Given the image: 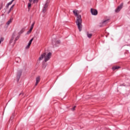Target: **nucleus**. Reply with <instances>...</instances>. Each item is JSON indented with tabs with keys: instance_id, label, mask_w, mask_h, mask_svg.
Segmentation results:
<instances>
[{
	"instance_id": "6e6552de",
	"label": "nucleus",
	"mask_w": 130,
	"mask_h": 130,
	"mask_svg": "<svg viewBox=\"0 0 130 130\" xmlns=\"http://www.w3.org/2000/svg\"><path fill=\"white\" fill-rule=\"evenodd\" d=\"M107 22H108V19L103 20L101 22V24H102V26H103V25H106V24H107Z\"/></svg>"
},
{
	"instance_id": "393cba45",
	"label": "nucleus",
	"mask_w": 130,
	"mask_h": 130,
	"mask_svg": "<svg viewBox=\"0 0 130 130\" xmlns=\"http://www.w3.org/2000/svg\"><path fill=\"white\" fill-rule=\"evenodd\" d=\"M22 95H23V93H21L20 94V95H22Z\"/></svg>"
},
{
	"instance_id": "b1692460",
	"label": "nucleus",
	"mask_w": 130,
	"mask_h": 130,
	"mask_svg": "<svg viewBox=\"0 0 130 130\" xmlns=\"http://www.w3.org/2000/svg\"><path fill=\"white\" fill-rule=\"evenodd\" d=\"M32 0H29V3H32Z\"/></svg>"
},
{
	"instance_id": "f03ea898",
	"label": "nucleus",
	"mask_w": 130,
	"mask_h": 130,
	"mask_svg": "<svg viewBox=\"0 0 130 130\" xmlns=\"http://www.w3.org/2000/svg\"><path fill=\"white\" fill-rule=\"evenodd\" d=\"M51 52L42 53L39 57L38 60L40 61V60H43L44 59V61L46 62V61H48V60L50 59V57H51Z\"/></svg>"
},
{
	"instance_id": "7ed1b4c3",
	"label": "nucleus",
	"mask_w": 130,
	"mask_h": 130,
	"mask_svg": "<svg viewBox=\"0 0 130 130\" xmlns=\"http://www.w3.org/2000/svg\"><path fill=\"white\" fill-rule=\"evenodd\" d=\"M49 3H50V0L46 1L43 8V13H45V12H46V9H47V7H48V4H49Z\"/></svg>"
},
{
	"instance_id": "2eb2a0df",
	"label": "nucleus",
	"mask_w": 130,
	"mask_h": 130,
	"mask_svg": "<svg viewBox=\"0 0 130 130\" xmlns=\"http://www.w3.org/2000/svg\"><path fill=\"white\" fill-rule=\"evenodd\" d=\"M15 41H14V39L13 38H11L10 41V44H12V43H13L12 44H14V42Z\"/></svg>"
},
{
	"instance_id": "0eeeda50",
	"label": "nucleus",
	"mask_w": 130,
	"mask_h": 130,
	"mask_svg": "<svg viewBox=\"0 0 130 130\" xmlns=\"http://www.w3.org/2000/svg\"><path fill=\"white\" fill-rule=\"evenodd\" d=\"M86 36H87V37H88V38H89V39H91V38H92V36H93V34H92V33H91L89 31H87Z\"/></svg>"
},
{
	"instance_id": "f257e3e1",
	"label": "nucleus",
	"mask_w": 130,
	"mask_h": 130,
	"mask_svg": "<svg viewBox=\"0 0 130 130\" xmlns=\"http://www.w3.org/2000/svg\"><path fill=\"white\" fill-rule=\"evenodd\" d=\"M73 12L75 17H76V20L75 23L78 27V29H79V32H81V31H82V29H83V25L82 24V15L80 14L79 11L77 10H75Z\"/></svg>"
},
{
	"instance_id": "a878e982",
	"label": "nucleus",
	"mask_w": 130,
	"mask_h": 130,
	"mask_svg": "<svg viewBox=\"0 0 130 130\" xmlns=\"http://www.w3.org/2000/svg\"><path fill=\"white\" fill-rule=\"evenodd\" d=\"M1 43H2V41H0V44H1Z\"/></svg>"
},
{
	"instance_id": "39448f33",
	"label": "nucleus",
	"mask_w": 130,
	"mask_h": 130,
	"mask_svg": "<svg viewBox=\"0 0 130 130\" xmlns=\"http://www.w3.org/2000/svg\"><path fill=\"white\" fill-rule=\"evenodd\" d=\"M90 12L93 16H96L98 14V11L96 9H91Z\"/></svg>"
},
{
	"instance_id": "4468645a",
	"label": "nucleus",
	"mask_w": 130,
	"mask_h": 130,
	"mask_svg": "<svg viewBox=\"0 0 130 130\" xmlns=\"http://www.w3.org/2000/svg\"><path fill=\"white\" fill-rule=\"evenodd\" d=\"M15 0H12L11 2H9L7 5V7L9 8V6H11L13 4V2H14Z\"/></svg>"
},
{
	"instance_id": "aec40b11",
	"label": "nucleus",
	"mask_w": 130,
	"mask_h": 130,
	"mask_svg": "<svg viewBox=\"0 0 130 130\" xmlns=\"http://www.w3.org/2000/svg\"><path fill=\"white\" fill-rule=\"evenodd\" d=\"M28 9H30L31 8V3H28Z\"/></svg>"
},
{
	"instance_id": "f3484780",
	"label": "nucleus",
	"mask_w": 130,
	"mask_h": 130,
	"mask_svg": "<svg viewBox=\"0 0 130 130\" xmlns=\"http://www.w3.org/2000/svg\"><path fill=\"white\" fill-rule=\"evenodd\" d=\"M14 7H15V5H12V6L11 7L9 12H8V14H10V12H11V11H12L13 8H14Z\"/></svg>"
},
{
	"instance_id": "dca6fc26",
	"label": "nucleus",
	"mask_w": 130,
	"mask_h": 130,
	"mask_svg": "<svg viewBox=\"0 0 130 130\" xmlns=\"http://www.w3.org/2000/svg\"><path fill=\"white\" fill-rule=\"evenodd\" d=\"M12 23V19H10L7 22V25H10Z\"/></svg>"
},
{
	"instance_id": "5701e85b",
	"label": "nucleus",
	"mask_w": 130,
	"mask_h": 130,
	"mask_svg": "<svg viewBox=\"0 0 130 130\" xmlns=\"http://www.w3.org/2000/svg\"><path fill=\"white\" fill-rule=\"evenodd\" d=\"M20 33V34H22V33H23V30H21Z\"/></svg>"
},
{
	"instance_id": "20e7f679",
	"label": "nucleus",
	"mask_w": 130,
	"mask_h": 130,
	"mask_svg": "<svg viewBox=\"0 0 130 130\" xmlns=\"http://www.w3.org/2000/svg\"><path fill=\"white\" fill-rule=\"evenodd\" d=\"M123 6V4H121V5H120V6H119L118 7V8L115 9V12L116 13H119V12H120V10H121V9H122Z\"/></svg>"
},
{
	"instance_id": "9b49d317",
	"label": "nucleus",
	"mask_w": 130,
	"mask_h": 130,
	"mask_svg": "<svg viewBox=\"0 0 130 130\" xmlns=\"http://www.w3.org/2000/svg\"><path fill=\"white\" fill-rule=\"evenodd\" d=\"M118 69H120L119 66H115L112 68L113 71H115V70H118Z\"/></svg>"
},
{
	"instance_id": "423d86ee",
	"label": "nucleus",
	"mask_w": 130,
	"mask_h": 130,
	"mask_svg": "<svg viewBox=\"0 0 130 130\" xmlns=\"http://www.w3.org/2000/svg\"><path fill=\"white\" fill-rule=\"evenodd\" d=\"M33 38H32L28 43L27 45H26V46L25 47V49H29V48H30V46L31 45V43H32V41H33Z\"/></svg>"
},
{
	"instance_id": "9d476101",
	"label": "nucleus",
	"mask_w": 130,
	"mask_h": 130,
	"mask_svg": "<svg viewBox=\"0 0 130 130\" xmlns=\"http://www.w3.org/2000/svg\"><path fill=\"white\" fill-rule=\"evenodd\" d=\"M34 27V23L31 25L30 29L28 31H27V34L31 33Z\"/></svg>"
},
{
	"instance_id": "f8f14e48",
	"label": "nucleus",
	"mask_w": 130,
	"mask_h": 130,
	"mask_svg": "<svg viewBox=\"0 0 130 130\" xmlns=\"http://www.w3.org/2000/svg\"><path fill=\"white\" fill-rule=\"evenodd\" d=\"M18 39H19V37H16L15 38V39L14 40L13 44H12V46H14V45H15V44H16V41H17V40H18Z\"/></svg>"
},
{
	"instance_id": "4be33fe9",
	"label": "nucleus",
	"mask_w": 130,
	"mask_h": 130,
	"mask_svg": "<svg viewBox=\"0 0 130 130\" xmlns=\"http://www.w3.org/2000/svg\"><path fill=\"white\" fill-rule=\"evenodd\" d=\"M36 2H37V0H34V1H33V3H36Z\"/></svg>"
},
{
	"instance_id": "ddd939ff",
	"label": "nucleus",
	"mask_w": 130,
	"mask_h": 130,
	"mask_svg": "<svg viewBox=\"0 0 130 130\" xmlns=\"http://www.w3.org/2000/svg\"><path fill=\"white\" fill-rule=\"evenodd\" d=\"M17 35V32H16L15 31H14L13 34H12V38H13V39H15V37Z\"/></svg>"
},
{
	"instance_id": "1a4fd4ad",
	"label": "nucleus",
	"mask_w": 130,
	"mask_h": 130,
	"mask_svg": "<svg viewBox=\"0 0 130 130\" xmlns=\"http://www.w3.org/2000/svg\"><path fill=\"white\" fill-rule=\"evenodd\" d=\"M39 82H40V77H38L36 78V82L35 86H36L37 85H38V83H39Z\"/></svg>"
},
{
	"instance_id": "6ab92c4d",
	"label": "nucleus",
	"mask_w": 130,
	"mask_h": 130,
	"mask_svg": "<svg viewBox=\"0 0 130 130\" xmlns=\"http://www.w3.org/2000/svg\"><path fill=\"white\" fill-rule=\"evenodd\" d=\"M56 43L57 44H60V40H57V41H56Z\"/></svg>"
},
{
	"instance_id": "a211bd4d",
	"label": "nucleus",
	"mask_w": 130,
	"mask_h": 130,
	"mask_svg": "<svg viewBox=\"0 0 130 130\" xmlns=\"http://www.w3.org/2000/svg\"><path fill=\"white\" fill-rule=\"evenodd\" d=\"M21 74H22L21 71L18 73L17 76L19 77V78H20V76H21Z\"/></svg>"
},
{
	"instance_id": "412c9836",
	"label": "nucleus",
	"mask_w": 130,
	"mask_h": 130,
	"mask_svg": "<svg viewBox=\"0 0 130 130\" xmlns=\"http://www.w3.org/2000/svg\"><path fill=\"white\" fill-rule=\"evenodd\" d=\"M75 108H76V106H74V107L71 109V110H72V111H74V110H75Z\"/></svg>"
}]
</instances>
